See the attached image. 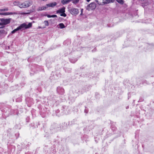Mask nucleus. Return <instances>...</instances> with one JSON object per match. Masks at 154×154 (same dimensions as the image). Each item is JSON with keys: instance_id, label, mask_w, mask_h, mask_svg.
<instances>
[{"instance_id": "nucleus-1", "label": "nucleus", "mask_w": 154, "mask_h": 154, "mask_svg": "<svg viewBox=\"0 0 154 154\" xmlns=\"http://www.w3.org/2000/svg\"><path fill=\"white\" fill-rule=\"evenodd\" d=\"M11 106L6 104L2 103H0V109L5 116H8L9 115L12 114H17L18 110L17 109L14 110L11 108Z\"/></svg>"}, {"instance_id": "nucleus-2", "label": "nucleus", "mask_w": 154, "mask_h": 154, "mask_svg": "<svg viewBox=\"0 0 154 154\" xmlns=\"http://www.w3.org/2000/svg\"><path fill=\"white\" fill-rule=\"evenodd\" d=\"M32 26V23H29L27 25L26 23H23L20 24L17 28L12 31L11 33L13 34L19 30L22 31L25 29H29Z\"/></svg>"}, {"instance_id": "nucleus-3", "label": "nucleus", "mask_w": 154, "mask_h": 154, "mask_svg": "<svg viewBox=\"0 0 154 154\" xmlns=\"http://www.w3.org/2000/svg\"><path fill=\"white\" fill-rule=\"evenodd\" d=\"M43 70L42 67L38 65L34 64L32 65L31 68V74H34L35 73H37L39 71Z\"/></svg>"}, {"instance_id": "nucleus-4", "label": "nucleus", "mask_w": 154, "mask_h": 154, "mask_svg": "<svg viewBox=\"0 0 154 154\" xmlns=\"http://www.w3.org/2000/svg\"><path fill=\"white\" fill-rule=\"evenodd\" d=\"M62 124L63 125L61 126L60 127H58L59 125L57 124H54L51 125V129L52 130L54 129L55 131H57L60 130V129H66V124L64 122Z\"/></svg>"}, {"instance_id": "nucleus-5", "label": "nucleus", "mask_w": 154, "mask_h": 154, "mask_svg": "<svg viewBox=\"0 0 154 154\" xmlns=\"http://www.w3.org/2000/svg\"><path fill=\"white\" fill-rule=\"evenodd\" d=\"M38 108L40 110V113L41 115H42V116L44 117L45 116L46 114H48V110H47V109L45 107L43 109H42L41 108V106L40 105H39L38 106Z\"/></svg>"}, {"instance_id": "nucleus-6", "label": "nucleus", "mask_w": 154, "mask_h": 154, "mask_svg": "<svg viewBox=\"0 0 154 154\" xmlns=\"http://www.w3.org/2000/svg\"><path fill=\"white\" fill-rule=\"evenodd\" d=\"M11 20V18H0V26L6 25L10 23Z\"/></svg>"}, {"instance_id": "nucleus-7", "label": "nucleus", "mask_w": 154, "mask_h": 154, "mask_svg": "<svg viewBox=\"0 0 154 154\" xmlns=\"http://www.w3.org/2000/svg\"><path fill=\"white\" fill-rule=\"evenodd\" d=\"M32 4V1H27L21 4L19 7L21 8H26L30 6Z\"/></svg>"}, {"instance_id": "nucleus-8", "label": "nucleus", "mask_w": 154, "mask_h": 154, "mask_svg": "<svg viewBox=\"0 0 154 154\" xmlns=\"http://www.w3.org/2000/svg\"><path fill=\"white\" fill-rule=\"evenodd\" d=\"M96 4L94 2H91L88 4L86 7V9L88 11L94 10L96 8Z\"/></svg>"}, {"instance_id": "nucleus-9", "label": "nucleus", "mask_w": 154, "mask_h": 154, "mask_svg": "<svg viewBox=\"0 0 154 154\" xmlns=\"http://www.w3.org/2000/svg\"><path fill=\"white\" fill-rule=\"evenodd\" d=\"M68 10L69 12L73 16H75L79 13V10L77 8H72Z\"/></svg>"}, {"instance_id": "nucleus-10", "label": "nucleus", "mask_w": 154, "mask_h": 154, "mask_svg": "<svg viewBox=\"0 0 154 154\" xmlns=\"http://www.w3.org/2000/svg\"><path fill=\"white\" fill-rule=\"evenodd\" d=\"M63 69L66 72L70 73L72 72L71 66L69 63L65 64L64 66Z\"/></svg>"}, {"instance_id": "nucleus-11", "label": "nucleus", "mask_w": 154, "mask_h": 154, "mask_svg": "<svg viewBox=\"0 0 154 154\" xmlns=\"http://www.w3.org/2000/svg\"><path fill=\"white\" fill-rule=\"evenodd\" d=\"M8 85L7 84H0V94L3 91H5L8 88Z\"/></svg>"}, {"instance_id": "nucleus-12", "label": "nucleus", "mask_w": 154, "mask_h": 154, "mask_svg": "<svg viewBox=\"0 0 154 154\" xmlns=\"http://www.w3.org/2000/svg\"><path fill=\"white\" fill-rule=\"evenodd\" d=\"M69 60L71 63H74L77 61L78 59L75 56L72 55L69 57Z\"/></svg>"}, {"instance_id": "nucleus-13", "label": "nucleus", "mask_w": 154, "mask_h": 154, "mask_svg": "<svg viewBox=\"0 0 154 154\" xmlns=\"http://www.w3.org/2000/svg\"><path fill=\"white\" fill-rule=\"evenodd\" d=\"M57 93L60 94H63L64 93V90L63 88L60 87H57Z\"/></svg>"}, {"instance_id": "nucleus-14", "label": "nucleus", "mask_w": 154, "mask_h": 154, "mask_svg": "<svg viewBox=\"0 0 154 154\" xmlns=\"http://www.w3.org/2000/svg\"><path fill=\"white\" fill-rule=\"evenodd\" d=\"M86 91L84 87L81 88V91L78 90V91H76V93L78 94V95L81 94L85 92Z\"/></svg>"}, {"instance_id": "nucleus-15", "label": "nucleus", "mask_w": 154, "mask_h": 154, "mask_svg": "<svg viewBox=\"0 0 154 154\" xmlns=\"http://www.w3.org/2000/svg\"><path fill=\"white\" fill-rule=\"evenodd\" d=\"M65 8L64 7H63V8L59 9L57 11V14L59 13L61 14L63 13H64V12H65Z\"/></svg>"}, {"instance_id": "nucleus-16", "label": "nucleus", "mask_w": 154, "mask_h": 154, "mask_svg": "<svg viewBox=\"0 0 154 154\" xmlns=\"http://www.w3.org/2000/svg\"><path fill=\"white\" fill-rule=\"evenodd\" d=\"M115 0H104L103 2V5L108 4L111 3H113L114 2Z\"/></svg>"}, {"instance_id": "nucleus-17", "label": "nucleus", "mask_w": 154, "mask_h": 154, "mask_svg": "<svg viewBox=\"0 0 154 154\" xmlns=\"http://www.w3.org/2000/svg\"><path fill=\"white\" fill-rule=\"evenodd\" d=\"M67 108V107L66 106H63L61 108V110L62 111V112H63L65 114H66V111Z\"/></svg>"}, {"instance_id": "nucleus-18", "label": "nucleus", "mask_w": 154, "mask_h": 154, "mask_svg": "<svg viewBox=\"0 0 154 154\" xmlns=\"http://www.w3.org/2000/svg\"><path fill=\"white\" fill-rule=\"evenodd\" d=\"M32 98H29L28 97H26V102H27L28 103H30V104H31L33 103L32 102Z\"/></svg>"}, {"instance_id": "nucleus-19", "label": "nucleus", "mask_w": 154, "mask_h": 154, "mask_svg": "<svg viewBox=\"0 0 154 154\" xmlns=\"http://www.w3.org/2000/svg\"><path fill=\"white\" fill-rule=\"evenodd\" d=\"M96 2L98 4L103 5V2H104V0H95Z\"/></svg>"}, {"instance_id": "nucleus-20", "label": "nucleus", "mask_w": 154, "mask_h": 154, "mask_svg": "<svg viewBox=\"0 0 154 154\" xmlns=\"http://www.w3.org/2000/svg\"><path fill=\"white\" fill-rule=\"evenodd\" d=\"M71 0H62L61 2L63 5L67 4L71 1Z\"/></svg>"}, {"instance_id": "nucleus-21", "label": "nucleus", "mask_w": 154, "mask_h": 154, "mask_svg": "<svg viewBox=\"0 0 154 154\" xmlns=\"http://www.w3.org/2000/svg\"><path fill=\"white\" fill-rule=\"evenodd\" d=\"M59 26L60 29H63L65 27V26L64 24L62 23H60L59 24Z\"/></svg>"}, {"instance_id": "nucleus-22", "label": "nucleus", "mask_w": 154, "mask_h": 154, "mask_svg": "<svg viewBox=\"0 0 154 154\" xmlns=\"http://www.w3.org/2000/svg\"><path fill=\"white\" fill-rule=\"evenodd\" d=\"M71 43L70 41L69 40H66L65 41L63 42V44L64 45H66L67 44V45H68L69 44H70Z\"/></svg>"}, {"instance_id": "nucleus-23", "label": "nucleus", "mask_w": 154, "mask_h": 154, "mask_svg": "<svg viewBox=\"0 0 154 154\" xmlns=\"http://www.w3.org/2000/svg\"><path fill=\"white\" fill-rule=\"evenodd\" d=\"M50 7H53L55 6L57 4V3L56 2H52L50 3Z\"/></svg>"}, {"instance_id": "nucleus-24", "label": "nucleus", "mask_w": 154, "mask_h": 154, "mask_svg": "<svg viewBox=\"0 0 154 154\" xmlns=\"http://www.w3.org/2000/svg\"><path fill=\"white\" fill-rule=\"evenodd\" d=\"M116 1L119 3L121 5H123L124 3V1L123 0H116Z\"/></svg>"}, {"instance_id": "nucleus-25", "label": "nucleus", "mask_w": 154, "mask_h": 154, "mask_svg": "<svg viewBox=\"0 0 154 154\" xmlns=\"http://www.w3.org/2000/svg\"><path fill=\"white\" fill-rule=\"evenodd\" d=\"M111 128L113 131H116L117 129L116 127L113 125L111 126Z\"/></svg>"}, {"instance_id": "nucleus-26", "label": "nucleus", "mask_w": 154, "mask_h": 154, "mask_svg": "<svg viewBox=\"0 0 154 154\" xmlns=\"http://www.w3.org/2000/svg\"><path fill=\"white\" fill-rule=\"evenodd\" d=\"M84 87L86 91H88L90 88V86L89 85H86Z\"/></svg>"}, {"instance_id": "nucleus-27", "label": "nucleus", "mask_w": 154, "mask_h": 154, "mask_svg": "<svg viewBox=\"0 0 154 154\" xmlns=\"http://www.w3.org/2000/svg\"><path fill=\"white\" fill-rule=\"evenodd\" d=\"M46 9V8L45 6H43L39 8V9L38 10V11H42L43 10H44Z\"/></svg>"}, {"instance_id": "nucleus-28", "label": "nucleus", "mask_w": 154, "mask_h": 154, "mask_svg": "<svg viewBox=\"0 0 154 154\" xmlns=\"http://www.w3.org/2000/svg\"><path fill=\"white\" fill-rule=\"evenodd\" d=\"M44 23L46 26H48L49 25V23L47 20H45L44 21Z\"/></svg>"}, {"instance_id": "nucleus-29", "label": "nucleus", "mask_w": 154, "mask_h": 154, "mask_svg": "<svg viewBox=\"0 0 154 154\" xmlns=\"http://www.w3.org/2000/svg\"><path fill=\"white\" fill-rule=\"evenodd\" d=\"M8 10V8H7L5 9H0V11H7Z\"/></svg>"}, {"instance_id": "nucleus-30", "label": "nucleus", "mask_w": 154, "mask_h": 154, "mask_svg": "<svg viewBox=\"0 0 154 154\" xmlns=\"http://www.w3.org/2000/svg\"><path fill=\"white\" fill-rule=\"evenodd\" d=\"M79 0H72V3L75 4L78 3L79 2Z\"/></svg>"}, {"instance_id": "nucleus-31", "label": "nucleus", "mask_w": 154, "mask_h": 154, "mask_svg": "<svg viewBox=\"0 0 154 154\" xmlns=\"http://www.w3.org/2000/svg\"><path fill=\"white\" fill-rule=\"evenodd\" d=\"M85 109L84 110V112L86 113H87L88 112V109L86 106L85 107Z\"/></svg>"}, {"instance_id": "nucleus-32", "label": "nucleus", "mask_w": 154, "mask_h": 154, "mask_svg": "<svg viewBox=\"0 0 154 154\" xmlns=\"http://www.w3.org/2000/svg\"><path fill=\"white\" fill-rule=\"evenodd\" d=\"M65 12H64V13H63L60 14V15L61 16H63L64 17H66V14L65 13Z\"/></svg>"}, {"instance_id": "nucleus-33", "label": "nucleus", "mask_w": 154, "mask_h": 154, "mask_svg": "<svg viewBox=\"0 0 154 154\" xmlns=\"http://www.w3.org/2000/svg\"><path fill=\"white\" fill-rule=\"evenodd\" d=\"M19 3V2L18 1H15L13 2V4L14 5H17L18 3Z\"/></svg>"}, {"instance_id": "nucleus-34", "label": "nucleus", "mask_w": 154, "mask_h": 154, "mask_svg": "<svg viewBox=\"0 0 154 154\" xmlns=\"http://www.w3.org/2000/svg\"><path fill=\"white\" fill-rule=\"evenodd\" d=\"M0 15H7V12L0 13Z\"/></svg>"}, {"instance_id": "nucleus-35", "label": "nucleus", "mask_w": 154, "mask_h": 154, "mask_svg": "<svg viewBox=\"0 0 154 154\" xmlns=\"http://www.w3.org/2000/svg\"><path fill=\"white\" fill-rule=\"evenodd\" d=\"M13 14H16V13L15 12H7V15Z\"/></svg>"}, {"instance_id": "nucleus-36", "label": "nucleus", "mask_w": 154, "mask_h": 154, "mask_svg": "<svg viewBox=\"0 0 154 154\" xmlns=\"http://www.w3.org/2000/svg\"><path fill=\"white\" fill-rule=\"evenodd\" d=\"M26 122H29V116H27L26 117Z\"/></svg>"}, {"instance_id": "nucleus-37", "label": "nucleus", "mask_w": 154, "mask_h": 154, "mask_svg": "<svg viewBox=\"0 0 154 154\" xmlns=\"http://www.w3.org/2000/svg\"><path fill=\"white\" fill-rule=\"evenodd\" d=\"M45 6V7L46 8H47L48 7H51L50 4L49 3V4H47Z\"/></svg>"}, {"instance_id": "nucleus-38", "label": "nucleus", "mask_w": 154, "mask_h": 154, "mask_svg": "<svg viewBox=\"0 0 154 154\" xmlns=\"http://www.w3.org/2000/svg\"><path fill=\"white\" fill-rule=\"evenodd\" d=\"M28 12L27 13H23V14H29L31 13V11L30 10V11L28 10Z\"/></svg>"}, {"instance_id": "nucleus-39", "label": "nucleus", "mask_w": 154, "mask_h": 154, "mask_svg": "<svg viewBox=\"0 0 154 154\" xmlns=\"http://www.w3.org/2000/svg\"><path fill=\"white\" fill-rule=\"evenodd\" d=\"M45 16H47L48 18L51 17V15L48 14H47L45 15Z\"/></svg>"}, {"instance_id": "nucleus-40", "label": "nucleus", "mask_w": 154, "mask_h": 154, "mask_svg": "<svg viewBox=\"0 0 154 154\" xmlns=\"http://www.w3.org/2000/svg\"><path fill=\"white\" fill-rule=\"evenodd\" d=\"M19 135V134L18 133H16L15 134V136L16 137V139H17V138H18Z\"/></svg>"}, {"instance_id": "nucleus-41", "label": "nucleus", "mask_w": 154, "mask_h": 154, "mask_svg": "<svg viewBox=\"0 0 154 154\" xmlns=\"http://www.w3.org/2000/svg\"><path fill=\"white\" fill-rule=\"evenodd\" d=\"M22 100L20 99V98H17L16 100V101L17 102H19V101H21Z\"/></svg>"}, {"instance_id": "nucleus-42", "label": "nucleus", "mask_w": 154, "mask_h": 154, "mask_svg": "<svg viewBox=\"0 0 154 154\" xmlns=\"http://www.w3.org/2000/svg\"><path fill=\"white\" fill-rule=\"evenodd\" d=\"M51 15V17H57V15L55 14H53Z\"/></svg>"}, {"instance_id": "nucleus-43", "label": "nucleus", "mask_w": 154, "mask_h": 154, "mask_svg": "<svg viewBox=\"0 0 154 154\" xmlns=\"http://www.w3.org/2000/svg\"><path fill=\"white\" fill-rule=\"evenodd\" d=\"M97 51V49L96 48H94L93 50H92V52H95Z\"/></svg>"}, {"instance_id": "nucleus-44", "label": "nucleus", "mask_w": 154, "mask_h": 154, "mask_svg": "<svg viewBox=\"0 0 154 154\" xmlns=\"http://www.w3.org/2000/svg\"><path fill=\"white\" fill-rule=\"evenodd\" d=\"M59 103V101H56L55 102V104L56 105H57Z\"/></svg>"}, {"instance_id": "nucleus-45", "label": "nucleus", "mask_w": 154, "mask_h": 154, "mask_svg": "<svg viewBox=\"0 0 154 154\" xmlns=\"http://www.w3.org/2000/svg\"><path fill=\"white\" fill-rule=\"evenodd\" d=\"M13 78V77L12 75H10V76L9 77V80L10 81H11V80L10 79H12Z\"/></svg>"}, {"instance_id": "nucleus-46", "label": "nucleus", "mask_w": 154, "mask_h": 154, "mask_svg": "<svg viewBox=\"0 0 154 154\" xmlns=\"http://www.w3.org/2000/svg\"><path fill=\"white\" fill-rule=\"evenodd\" d=\"M78 90H80V91H81V88H80L79 89H76L75 90V91H74V92L76 93L75 92L76 91H78Z\"/></svg>"}, {"instance_id": "nucleus-47", "label": "nucleus", "mask_w": 154, "mask_h": 154, "mask_svg": "<svg viewBox=\"0 0 154 154\" xmlns=\"http://www.w3.org/2000/svg\"><path fill=\"white\" fill-rule=\"evenodd\" d=\"M18 125H16L14 126V128H15L16 129H17V128H18Z\"/></svg>"}, {"instance_id": "nucleus-48", "label": "nucleus", "mask_w": 154, "mask_h": 154, "mask_svg": "<svg viewBox=\"0 0 154 154\" xmlns=\"http://www.w3.org/2000/svg\"><path fill=\"white\" fill-rule=\"evenodd\" d=\"M60 112V110L59 109H57L55 111V112L57 113H58Z\"/></svg>"}, {"instance_id": "nucleus-49", "label": "nucleus", "mask_w": 154, "mask_h": 154, "mask_svg": "<svg viewBox=\"0 0 154 154\" xmlns=\"http://www.w3.org/2000/svg\"><path fill=\"white\" fill-rule=\"evenodd\" d=\"M0 31L2 33H4V32H5V31L4 30H1Z\"/></svg>"}, {"instance_id": "nucleus-50", "label": "nucleus", "mask_w": 154, "mask_h": 154, "mask_svg": "<svg viewBox=\"0 0 154 154\" xmlns=\"http://www.w3.org/2000/svg\"><path fill=\"white\" fill-rule=\"evenodd\" d=\"M143 100L142 99H140L139 100V102H141V101H143Z\"/></svg>"}, {"instance_id": "nucleus-51", "label": "nucleus", "mask_w": 154, "mask_h": 154, "mask_svg": "<svg viewBox=\"0 0 154 154\" xmlns=\"http://www.w3.org/2000/svg\"><path fill=\"white\" fill-rule=\"evenodd\" d=\"M5 27V26H2L0 27V29H2V28H4Z\"/></svg>"}, {"instance_id": "nucleus-52", "label": "nucleus", "mask_w": 154, "mask_h": 154, "mask_svg": "<svg viewBox=\"0 0 154 154\" xmlns=\"http://www.w3.org/2000/svg\"><path fill=\"white\" fill-rule=\"evenodd\" d=\"M83 15V12L82 13L81 12V14H80V15L82 16V15Z\"/></svg>"}, {"instance_id": "nucleus-53", "label": "nucleus", "mask_w": 154, "mask_h": 154, "mask_svg": "<svg viewBox=\"0 0 154 154\" xmlns=\"http://www.w3.org/2000/svg\"><path fill=\"white\" fill-rule=\"evenodd\" d=\"M83 11V9H81V12L82 13Z\"/></svg>"}, {"instance_id": "nucleus-54", "label": "nucleus", "mask_w": 154, "mask_h": 154, "mask_svg": "<svg viewBox=\"0 0 154 154\" xmlns=\"http://www.w3.org/2000/svg\"><path fill=\"white\" fill-rule=\"evenodd\" d=\"M91 0H86L87 1V2H89Z\"/></svg>"}, {"instance_id": "nucleus-55", "label": "nucleus", "mask_w": 154, "mask_h": 154, "mask_svg": "<svg viewBox=\"0 0 154 154\" xmlns=\"http://www.w3.org/2000/svg\"><path fill=\"white\" fill-rule=\"evenodd\" d=\"M28 106H29V107L30 106V104H29V105L28 104Z\"/></svg>"}, {"instance_id": "nucleus-56", "label": "nucleus", "mask_w": 154, "mask_h": 154, "mask_svg": "<svg viewBox=\"0 0 154 154\" xmlns=\"http://www.w3.org/2000/svg\"><path fill=\"white\" fill-rule=\"evenodd\" d=\"M5 110V111H6V109H7V108H6V109H4Z\"/></svg>"}, {"instance_id": "nucleus-57", "label": "nucleus", "mask_w": 154, "mask_h": 154, "mask_svg": "<svg viewBox=\"0 0 154 154\" xmlns=\"http://www.w3.org/2000/svg\"><path fill=\"white\" fill-rule=\"evenodd\" d=\"M80 69H83V68H82V67H80Z\"/></svg>"}, {"instance_id": "nucleus-58", "label": "nucleus", "mask_w": 154, "mask_h": 154, "mask_svg": "<svg viewBox=\"0 0 154 154\" xmlns=\"http://www.w3.org/2000/svg\"><path fill=\"white\" fill-rule=\"evenodd\" d=\"M34 21H32V23H34Z\"/></svg>"}, {"instance_id": "nucleus-59", "label": "nucleus", "mask_w": 154, "mask_h": 154, "mask_svg": "<svg viewBox=\"0 0 154 154\" xmlns=\"http://www.w3.org/2000/svg\"><path fill=\"white\" fill-rule=\"evenodd\" d=\"M128 107H126V109H127L128 108Z\"/></svg>"}]
</instances>
